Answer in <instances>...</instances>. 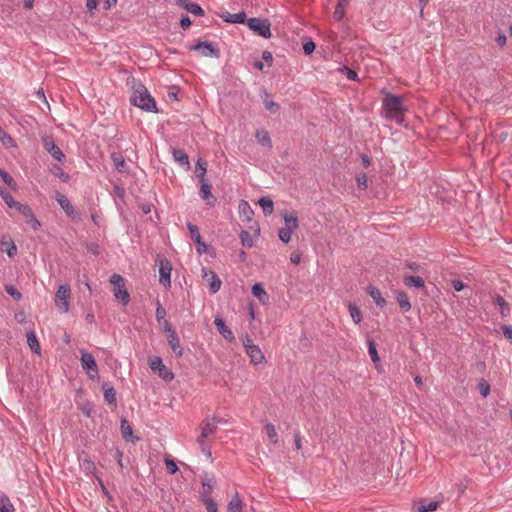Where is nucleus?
Here are the masks:
<instances>
[{"label": "nucleus", "instance_id": "f257e3e1", "mask_svg": "<svg viewBox=\"0 0 512 512\" xmlns=\"http://www.w3.org/2000/svg\"><path fill=\"white\" fill-rule=\"evenodd\" d=\"M0 197L5 202L7 207L17 211L23 216L26 223L33 231H38L41 228L40 221L36 218L32 208L26 204L15 200L6 190L0 187Z\"/></svg>", "mask_w": 512, "mask_h": 512}, {"label": "nucleus", "instance_id": "f03ea898", "mask_svg": "<svg viewBox=\"0 0 512 512\" xmlns=\"http://www.w3.org/2000/svg\"><path fill=\"white\" fill-rule=\"evenodd\" d=\"M132 89L130 100L134 106L146 112H157L156 102L143 84L135 83Z\"/></svg>", "mask_w": 512, "mask_h": 512}, {"label": "nucleus", "instance_id": "7ed1b4c3", "mask_svg": "<svg viewBox=\"0 0 512 512\" xmlns=\"http://www.w3.org/2000/svg\"><path fill=\"white\" fill-rule=\"evenodd\" d=\"M383 107L388 118L394 119L397 122L403 121L407 107L405 106L402 98L390 93H385Z\"/></svg>", "mask_w": 512, "mask_h": 512}, {"label": "nucleus", "instance_id": "20e7f679", "mask_svg": "<svg viewBox=\"0 0 512 512\" xmlns=\"http://www.w3.org/2000/svg\"><path fill=\"white\" fill-rule=\"evenodd\" d=\"M281 216L284 226L278 231L279 239L287 244L292 240V234L299 229L298 214L295 211H283Z\"/></svg>", "mask_w": 512, "mask_h": 512}, {"label": "nucleus", "instance_id": "39448f33", "mask_svg": "<svg viewBox=\"0 0 512 512\" xmlns=\"http://www.w3.org/2000/svg\"><path fill=\"white\" fill-rule=\"evenodd\" d=\"M109 283L115 300L120 301L122 305L126 306L130 301L126 280L119 274H113L109 279Z\"/></svg>", "mask_w": 512, "mask_h": 512}, {"label": "nucleus", "instance_id": "423d86ee", "mask_svg": "<svg viewBox=\"0 0 512 512\" xmlns=\"http://www.w3.org/2000/svg\"><path fill=\"white\" fill-rule=\"evenodd\" d=\"M243 346L246 354L250 359V363L254 366L265 365L267 363L266 357L261 348L256 345L252 339L245 337L243 339Z\"/></svg>", "mask_w": 512, "mask_h": 512}, {"label": "nucleus", "instance_id": "0eeeda50", "mask_svg": "<svg viewBox=\"0 0 512 512\" xmlns=\"http://www.w3.org/2000/svg\"><path fill=\"white\" fill-rule=\"evenodd\" d=\"M148 366L154 374L165 382H171L174 379V373L168 368L163 360L158 356H153L148 359Z\"/></svg>", "mask_w": 512, "mask_h": 512}, {"label": "nucleus", "instance_id": "6e6552de", "mask_svg": "<svg viewBox=\"0 0 512 512\" xmlns=\"http://www.w3.org/2000/svg\"><path fill=\"white\" fill-rule=\"evenodd\" d=\"M162 327L171 350L175 353L176 356L181 357L184 353V350L180 343V339L178 337L176 330L167 320L163 321Z\"/></svg>", "mask_w": 512, "mask_h": 512}, {"label": "nucleus", "instance_id": "1a4fd4ad", "mask_svg": "<svg viewBox=\"0 0 512 512\" xmlns=\"http://www.w3.org/2000/svg\"><path fill=\"white\" fill-rule=\"evenodd\" d=\"M71 298V287L68 284L60 285L55 294L54 303L56 308L62 312L67 313L70 309L69 300Z\"/></svg>", "mask_w": 512, "mask_h": 512}, {"label": "nucleus", "instance_id": "9d476101", "mask_svg": "<svg viewBox=\"0 0 512 512\" xmlns=\"http://www.w3.org/2000/svg\"><path fill=\"white\" fill-rule=\"evenodd\" d=\"M250 30L263 38H271V23L267 19L250 18L246 22Z\"/></svg>", "mask_w": 512, "mask_h": 512}, {"label": "nucleus", "instance_id": "9b49d317", "mask_svg": "<svg viewBox=\"0 0 512 512\" xmlns=\"http://www.w3.org/2000/svg\"><path fill=\"white\" fill-rule=\"evenodd\" d=\"M81 366L86 371L90 379L98 378V367L93 355L89 352H82Z\"/></svg>", "mask_w": 512, "mask_h": 512}, {"label": "nucleus", "instance_id": "f8f14e48", "mask_svg": "<svg viewBox=\"0 0 512 512\" xmlns=\"http://www.w3.org/2000/svg\"><path fill=\"white\" fill-rule=\"evenodd\" d=\"M218 422L215 417L206 418L200 425L199 441L203 442L213 436L218 429Z\"/></svg>", "mask_w": 512, "mask_h": 512}, {"label": "nucleus", "instance_id": "ddd939ff", "mask_svg": "<svg viewBox=\"0 0 512 512\" xmlns=\"http://www.w3.org/2000/svg\"><path fill=\"white\" fill-rule=\"evenodd\" d=\"M440 506V501L421 498L412 504L411 512H435Z\"/></svg>", "mask_w": 512, "mask_h": 512}, {"label": "nucleus", "instance_id": "4468645a", "mask_svg": "<svg viewBox=\"0 0 512 512\" xmlns=\"http://www.w3.org/2000/svg\"><path fill=\"white\" fill-rule=\"evenodd\" d=\"M202 279L209 287L211 293L214 294L220 290L222 282L214 271L207 268H203Z\"/></svg>", "mask_w": 512, "mask_h": 512}, {"label": "nucleus", "instance_id": "2eb2a0df", "mask_svg": "<svg viewBox=\"0 0 512 512\" xmlns=\"http://www.w3.org/2000/svg\"><path fill=\"white\" fill-rule=\"evenodd\" d=\"M171 271H172V264L167 259H160L159 260V282L164 287H170L171 284Z\"/></svg>", "mask_w": 512, "mask_h": 512}, {"label": "nucleus", "instance_id": "dca6fc26", "mask_svg": "<svg viewBox=\"0 0 512 512\" xmlns=\"http://www.w3.org/2000/svg\"><path fill=\"white\" fill-rule=\"evenodd\" d=\"M56 201L59 203L61 208L65 211V213L73 220H76L79 218V214L76 211V209L73 207V205L70 203L69 199L60 193H57L56 195Z\"/></svg>", "mask_w": 512, "mask_h": 512}, {"label": "nucleus", "instance_id": "f3484780", "mask_svg": "<svg viewBox=\"0 0 512 512\" xmlns=\"http://www.w3.org/2000/svg\"><path fill=\"white\" fill-rule=\"evenodd\" d=\"M189 229L191 232V238L193 239L194 243L196 244L197 252L200 254H202L204 252H210L211 255L214 256L215 255L214 250L210 249L209 246L202 241L197 228L192 225H189Z\"/></svg>", "mask_w": 512, "mask_h": 512}, {"label": "nucleus", "instance_id": "a211bd4d", "mask_svg": "<svg viewBox=\"0 0 512 512\" xmlns=\"http://www.w3.org/2000/svg\"><path fill=\"white\" fill-rule=\"evenodd\" d=\"M120 432H121L122 438L126 442H131V443L135 444L139 440V438L134 435L132 427L126 419L121 420Z\"/></svg>", "mask_w": 512, "mask_h": 512}, {"label": "nucleus", "instance_id": "6ab92c4d", "mask_svg": "<svg viewBox=\"0 0 512 512\" xmlns=\"http://www.w3.org/2000/svg\"><path fill=\"white\" fill-rule=\"evenodd\" d=\"M214 324L216 325L218 332L221 336L228 342H233L235 340V336L230 328H228L224 322V320L220 317H216L214 320Z\"/></svg>", "mask_w": 512, "mask_h": 512}, {"label": "nucleus", "instance_id": "aec40b11", "mask_svg": "<svg viewBox=\"0 0 512 512\" xmlns=\"http://www.w3.org/2000/svg\"><path fill=\"white\" fill-rule=\"evenodd\" d=\"M45 149L58 161H63L64 153L55 145L54 141L50 137L43 139Z\"/></svg>", "mask_w": 512, "mask_h": 512}, {"label": "nucleus", "instance_id": "412c9836", "mask_svg": "<svg viewBox=\"0 0 512 512\" xmlns=\"http://www.w3.org/2000/svg\"><path fill=\"white\" fill-rule=\"evenodd\" d=\"M0 251L13 258L17 254V246L10 237H4L0 241Z\"/></svg>", "mask_w": 512, "mask_h": 512}, {"label": "nucleus", "instance_id": "4be33fe9", "mask_svg": "<svg viewBox=\"0 0 512 512\" xmlns=\"http://www.w3.org/2000/svg\"><path fill=\"white\" fill-rule=\"evenodd\" d=\"M200 196L201 198L209 205V206H213L215 201H216V198L214 197V195L211 193V185L209 183V180L208 181H205V182H200Z\"/></svg>", "mask_w": 512, "mask_h": 512}, {"label": "nucleus", "instance_id": "5701e85b", "mask_svg": "<svg viewBox=\"0 0 512 512\" xmlns=\"http://www.w3.org/2000/svg\"><path fill=\"white\" fill-rule=\"evenodd\" d=\"M251 292L255 298L258 299V301L263 304L267 305L269 302V295L262 284L255 283L252 286Z\"/></svg>", "mask_w": 512, "mask_h": 512}, {"label": "nucleus", "instance_id": "b1692460", "mask_svg": "<svg viewBox=\"0 0 512 512\" xmlns=\"http://www.w3.org/2000/svg\"><path fill=\"white\" fill-rule=\"evenodd\" d=\"M194 50L200 51L204 57H218V50L210 43L201 42L197 44Z\"/></svg>", "mask_w": 512, "mask_h": 512}, {"label": "nucleus", "instance_id": "393cba45", "mask_svg": "<svg viewBox=\"0 0 512 512\" xmlns=\"http://www.w3.org/2000/svg\"><path fill=\"white\" fill-rule=\"evenodd\" d=\"M251 229L254 230L253 235H251L247 231H243L241 233V242H242L243 245H245L247 247H252L253 246L254 240L258 236V233H259V227H258V224L256 222L254 223L253 226H251Z\"/></svg>", "mask_w": 512, "mask_h": 512}, {"label": "nucleus", "instance_id": "a878e982", "mask_svg": "<svg viewBox=\"0 0 512 512\" xmlns=\"http://www.w3.org/2000/svg\"><path fill=\"white\" fill-rule=\"evenodd\" d=\"M396 301L400 307L402 312H409L412 308L411 302L406 292L397 291L396 292Z\"/></svg>", "mask_w": 512, "mask_h": 512}, {"label": "nucleus", "instance_id": "bb28decb", "mask_svg": "<svg viewBox=\"0 0 512 512\" xmlns=\"http://www.w3.org/2000/svg\"><path fill=\"white\" fill-rule=\"evenodd\" d=\"M177 5H179L180 7L184 8L185 10H187L188 12H190L194 15H198V16L204 15V11L199 5H197L195 3H191L188 0H178Z\"/></svg>", "mask_w": 512, "mask_h": 512}, {"label": "nucleus", "instance_id": "cd10ccee", "mask_svg": "<svg viewBox=\"0 0 512 512\" xmlns=\"http://www.w3.org/2000/svg\"><path fill=\"white\" fill-rule=\"evenodd\" d=\"M206 173H207V163L203 159L200 158L196 162V166H195V170H194V174L198 178L199 183L208 181V179L206 177Z\"/></svg>", "mask_w": 512, "mask_h": 512}, {"label": "nucleus", "instance_id": "c85d7f7f", "mask_svg": "<svg viewBox=\"0 0 512 512\" xmlns=\"http://www.w3.org/2000/svg\"><path fill=\"white\" fill-rule=\"evenodd\" d=\"M255 138L259 145L264 148L272 147V140L270 134L266 130H257L255 132Z\"/></svg>", "mask_w": 512, "mask_h": 512}, {"label": "nucleus", "instance_id": "c756f323", "mask_svg": "<svg viewBox=\"0 0 512 512\" xmlns=\"http://www.w3.org/2000/svg\"><path fill=\"white\" fill-rule=\"evenodd\" d=\"M220 17L225 21L229 23H244L246 20V15L244 12L231 14V13H222L220 14Z\"/></svg>", "mask_w": 512, "mask_h": 512}, {"label": "nucleus", "instance_id": "7c9ffc66", "mask_svg": "<svg viewBox=\"0 0 512 512\" xmlns=\"http://www.w3.org/2000/svg\"><path fill=\"white\" fill-rule=\"evenodd\" d=\"M27 344L32 352L37 355L41 354V346L34 332H28L26 334Z\"/></svg>", "mask_w": 512, "mask_h": 512}, {"label": "nucleus", "instance_id": "2f4dec72", "mask_svg": "<svg viewBox=\"0 0 512 512\" xmlns=\"http://www.w3.org/2000/svg\"><path fill=\"white\" fill-rule=\"evenodd\" d=\"M368 294L370 295V297L376 302V304L379 306V307H384L385 304H386V300L384 299V297L382 296L380 290L374 286H369L368 287Z\"/></svg>", "mask_w": 512, "mask_h": 512}, {"label": "nucleus", "instance_id": "473e14b6", "mask_svg": "<svg viewBox=\"0 0 512 512\" xmlns=\"http://www.w3.org/2000/svg\"><path fill=\"white\" fill-rule=\"evenodd\" d=\"M264 430L268 440L272 444H277L279 441V437L276 427L271 423H266L264 426Z\"/></svg>", "mask_w": 512, "mask_h": 512}, {"label": "nucleus", "instance_id": "72a5a7b5", "mask_svg": "<svg viewBox=\"0 0 512 512\" xmlns=\"http://www.w3.org/2000/svg\"><path fill=\"white\" fill-rule=\"evenodd\" d=\"M104 391V400L106 403L116 406V391L113 387L108 386L107 384L103 385Z\"/></svg>", "mask_w": 512, "mask_h": 512}, {"label": "nucleus", "instance_id": "f704fd0d", "mask_svg": "<svg viewBox=\"0 0 512 512\" xmlns=\"http://www.w3.org/2000/svg\"><path fill=\"white\" fill-rule=\"evenodd\" d=\"M259 206L262 208L266 216H270L274 211V203L269 197H262L258 201Z\"/></svg>", "mask_w": 512, "mask_h": 512}, {"label": "nucleus", "instance_id": "c9c22d12", "mask_svg": "<svg viewBox=\"0 0 512 512\" xmlns=\"http://www.w3.org/2000/svg\"><path fill=\"white\" fill-rule=\"evenodd\" d=\"M348 311H349L352 321L355 324H359L363 320V314L357 305H355L353 303H349Z\"/></svg>", "mask_w": 512, "mask_h": 512}, {"label": "nucleus", "instance_id": "e433bc0d", "mask_svg": "<svg viewBox=\"0 0 512 512\" xmlns=\"http://www.w3.org/2000/svg\"><path fill=\"white\" fill-rule=\"evenodd\" d=\"M111 160H112V163H113L114 167L118 171L126 172L127 165H126L125 159L123 158L122 155L114 153V154L111 155Z\"/></svg>", "mask_w": 512, "mask_h": 512}, {"label": "nucleus", "instance_id": "4c0bfd02", "mask_svg": "<svg viewBox=\"0 0 512 512\" xmlns=\"http://www.w3.org/2000/svg\"><path fill=\"white\" fill-rule=\"evenodd\" d=\"M243 505L240 497L234 495L227 506L228 512H242Z\"/></svg>", "mask_w": 512, "mask_h": 512}, {"label": "nucleus", "instance_id": "58836bf2", "mask_svg": "<svg viewBox=\"0 0 512 512\" xmlns=\"http://www.w3.org/2000/svg\"><path fill=\"white\" fill-rule=\"evenodd\" d=\"M173 158L175 161L183 164L186 170H188L190 168V162H189L188 156L183 151L175 150L173 152Z\"/></svg>", "mask_w": 512, "mask_h": 512}, {"label": "nucleus", "instance_id": "ea45409f", "mask_svg": "<svg viewBox=\"0 0 512 512\" xmlns=\"http://www.w3.org/2000/svg\"><path fill=\"white\" fill-rule=\"evenodd\" d=\"M403 281L406 286H414V287H418V288H421L424 286L423 279L418 276H406V277H404Z\"/></svg>", "mask_w": 512, "mask_h": 512}, {"label": "nucleus", "instance_id": "a19ab883", "mask_svg": "<svg viewBox=\"0 0 512 512\" xmlns=\"http://www.w3.org/2000/svg\"><path fill=\"white\" fill-rule=\"evenodd\" d=\"M0 177L13 191H18V185L15 180L4 170L0 168Z\"/></svg>", "mask_w": 512, "mask_h": 512}, {"label": "nucleus", "instance_id": "79ce46f5", "mask_svg": "<svg viewBox=\"0 0 512 512\" xmlns=\"http://www.w3.org/2000/svg\"><path fill=\"white\" fill-rule=\"evenodd\" d=\"M264 108L270 113V114H278L280 112V105L273 101L272 99L266 98L264 100Z\"/></svg>", "mask_w": 512, "mask_h": 512}, {"label": "nucleus", "instance_id": "37998d69", "mask_svg": "<svg viewBox=\"0 0 512 512\" xmlns=\"http://www.w3.org/2000/svg\"><path fill=\"white\" fill-rule=\"evenodd\" d=\"M239 212L241 215L245 216L247 220L251 221V216L253 215V211L246 201H241L239 204Z\"/></svg>", "mask_w": 512, "mask_h": 512}, {"label": "nucleus", "instance_id": "c03bdc74", "mask_svg": "<svg viewBox=\"0 0 512 512\" xmlns=\"http://www.w3.org/2000/svg\"><path fill=\"white\" fill-rule=\"evenodd\" d=\"M347 5V0H339L338 5L334 11V18L337 20H342L345 15V8Z\"/></svg>", "mask_w": 512, "mask_h": 512}, {"label": "nucleus", "instance_id": "a18cd8bd", "mask_svg": "<svg viewBox=\"0 0 512 512\" xmlns=\"http://www.w3.org/2000/svg\"><path fill=\"white\" fill-rule=\"evenodd\" d=\"M368 350L373 363H378L380 361V357L378 355L376 343L374 340H368Z\"/></svg>", "mask_w": 512, "mask_h": 512}, {"label": "nucleus", "instance_id": "49530a36", "mask_svg": "<svg viewBox=\"0 0 512 512\" xmlns=\"http://www.w3.org/2000/svg\"><path fill=\"white\" fill-rule=\"evenodd\" d=\"M0 141L6 148L16 146L14 140L2 128H0Z\"/></svg>", "mask_w": 512, "mask_h": 512}, {"label": "nucleus", "instance_id": "de8ad7c7", "mask_svg": "<svg viewBox=\"0 0 512 512\" xmlns=\"http://www.w3.org/2000/svg\"><path fill=\"white\" fill-rule=\"evenodd\" d=\"M356 183H357V187L360 189V190H366L367 187H368V178H367V175L363 172L361 173H358L356 175Z\"/></svg>", "mask_w": 512, "mask_h": 512}, {"label": "nucleus", "instance_id": "09e8293b", "mask_svg": "<svg viewBox=\"0 0 512 512\" xmlns=\"http://www.w3.org/2000/svg\"><path fill=\"white\" fill-rule=\"evenodd\" d=\"M0 512H14V507L6 497H0Z\"/></svg>", "mask_w": 512, "mask_h": 512}, {"label": "nucleus", "instance_id": "8fccbe9b", "mask_svg": "<svg viewBox=\"0 0 512 512\" xmlns=\"http://www.w3.org/2000/svg\"><path fill=\"white\" fill-rule=\"evenodd\" d=\"M203 503L207 512H218L217 503L213 499L205 498L203 499Z\"/></svg>", "mask_w": 512, "mask_h": 512}, {"label": "nucleus", "instance_id": "3c124183", "mask_svg": "<svg viewBox=\"0 0 512 512\" xmlns=\"http://www.w3.org/2000/svg\"><path fill=\"white\" fill-rule=\"evenodd\" d=\"M496 303L499 305L500 307V312L503 316H506L508 315L509 311H510V307L508 305V303L501 297H498L496 299Z\"/></svg>", "mask_w": 512, "mask_h": 512}, {"label": "nucleus", "instance_id": "603ef678", "mask_svg": "<svg viewBox=\"0 0 512 512\" xmlns=\"http://www.w3.org/2000/svg\"><path fill=\"white\" fill-rule=\"evenodd\" d=\"M166 469L169 473L174 474L177 472L178 467L174 460L166 459L165 460Z\"/></svg>", "mask_w": 512, "mask_h": 512}, {"label": "nucleus", "instance_id": "864d4df0", "mask_svg": "<svg viewBox=\"0 0 512 512\" xmlns=\"http://www.w3.org/2000/svg\"><path fill=\"white\" fill-rule=\"evenodd\" d=\"M501 329L504 337L512 344V326L503 325Z\"/></svg>", "mask_w": 512, "mask_h": 512}, {"label": "nucleus", "instance_id": "5fc2aeb1", "mask_svg": "<svg viewBox=\"0 0 512 512\" xmlns=\"http://www.w3.org/2000/svg\"><path fill=\"white\" fill-rule=\"evenodd\" d=\"M6 292L9 295H11L15 300H20L22 298L21 293L13 286H6Z\"/></svg>", "mask_w": 512, "mask_h": 512}, {"label": "nucleus", "instance_id": "6e6d98bb", "mask_svg": "<svg viewBox=\"0 0 512 512\" xmlns=\"http://www.w3.org/2000/svg\"><path fill=\"white\" fill-rule=\"evenodd\" d=\"M315 43L313 41H307L303 45V51L306 55H310L315 50Z\"/></svg>", "mask_w": 512, "mask_h": 512}, {"label": "nucleus", "instance_id": "4d7b16f0", "mask_svg": "<svg viewBox=\"0 0 512 512\" xmlns=\"http://www.w3.org/2000/svg\"><path fill=\"white\" fill-rule=\"evenodd\" d=\"M289 260L292 264L298 265L301 262V254L298 252H293L290 254Z\"/></svg>", "mask_w": 512, "mask_h": 512}, {"label": "nucleus", "instance_id": "13d9d810", "mask_svg": "<svg viewBox=\"0 0 512 512\" xmlns=\"http://www.w3.org/2000/svg\"><path fill=\"white\" fill-rule=\"evenodd\" d=\"M14 318L18 323H23L26 319V313L23 310H20L15 313Z\"/></svg>", "mask_w": 512, "mask_h": 512}, {"label": "nucleus", "instance_id": "bf43d9fd", "mask_svg": "<svg viewBox=\"0 0 512 512\" xmlns=\"http://www.w3.org/2000/svg\"><path fill=\"white\" fill-rule=\"evenodd\" d=\"M99 4V1L98 0H87L86 1V8L89 10V11H93L97 8Z\"/></svg>", "mask_w": 512, "mask_h": 512}, {"label": "nucleus", "instance_id": "052dcab7", "mask_svg": "<svg viewBox=\"0 0 512 512\" xmlns=\"http://www.w3.org/2000/svg\"><path fill=\"white\" fill-rule=\"evenodd\" d=\"M263 60L268 64V66L272 65L273 57L272 54L268 51H265L262 55Z\"/></svg>", "mask_w": 512, "mask_h": 512}, {"label": "nucleus", "instance_id": "680f3d73", "mask_svg": "<svg viewBox=\"0 0 512 512\" xmlns=\"http://www.w3.org/2000/svg\"><path fill=\"white\" fill-rule=\"evenodd\" d=\"M452 286H453V288H454L456 291H462V290L465 288L464 283H462V282H461V281H459V280H453V281H452Z\"/></svg>", "mask_w": 512, "mask_h": 512}, {"label": "nucleus", "instance_id": "e2e57ef3", "mask_svg": "<svg viewBox=\"0 0 512 512\" xmlns=\"http://www.w3.org/2000/svg\"><path fill=\"white\" fill-rule=\"evenodd\" d=\"M180 25L183 29H187L191 25V20L189 17H183L180 21Z\"/></svg>", "mask_w": 512, "mask_h": 512}, {"label": "nucleus", "instance_id": "0e129e2a", "mask_svg": "<svg viewBox=\"0 0 512 512\" xmlns=\"http://www.w3.org/2000/svg\"><path fill=\"white\" fill-rule=\"evenodd\" d=\"M166 315L165 310L162 307L156 309V317L158 320L164 319Z\"/></svg>", "mask_w": 512, "mask_h": 512}, {"label": "nucleus", "instance_id": "69168bd1", "mask_svg": "<svg viewBox=\"0 0 512 512\" xmlns=\"http://www.w3.org/2000/svg\"><path fill=\"white\" fill-rule=\"evenodd\" d=\"M506 36L505 35H499L497 38H496V42L499 46H504L506 44Z\"/></svg>", "mask_w": 512, "mask_h": 512}, {"label": "nucleus", "instance_id": "338daca9", "mask_svg": "<svg viewBox=\"0 0 512 512\" xmlns=\"http://www.w3.org/2000/svg\"><path fill=\"white\" fill-rule=\"evenodd\" d=\"M346 75L349 79L351 80H356L357 79V73L351 69H346Z\"/></svg>", "mask_w": 512, "mask_h": 512}, {"label": "nucleus", "instance_id": "774afa93", "mask_svg": "<svg viewBox=\"0 0 512 512\" xmlns=\"http://www.w3.org/2000/svg\"><path fill=\"white\" fill-rule=\"evenodd\" d=\"M117 3V0H106L105 7L107 9H110L111 7L115 6Z\"/></svg>", "mask_w": 512, "mask_h": 512}]
</instances>
